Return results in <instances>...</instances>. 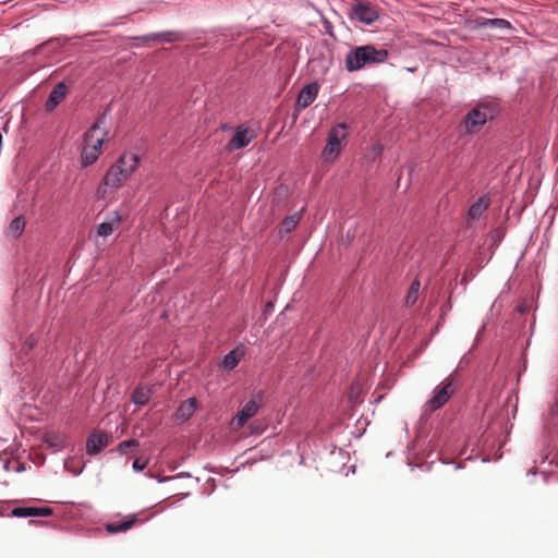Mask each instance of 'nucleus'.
<instances>
[{"instance_id": "nucleus-18", "label": "nucleus", "mask_w": 558, "mask_h": 558, "mask_svg": "<svg viewBox=\"0 0 558 558\" xmlns=\"http://www.w3.org/2000/svg\"><path fill=\"white\" fill-rule=\"evenodd\" d=\"M300 214L295 213L291 216H288L283 219V221L281 222V226H280V229H279V233L281 235L283 234H289L292 230L295 229V227L298 226L299 221H300Z\"/></svg>"}, {"instance_id": "nucleus-11", "label": "nucleus", "mask_w": 558, "mask_h": 558, "mask_svg": "<svg viewBox=\"0 0 558 558\" xmlns=\"http://www.w3.org/2000/svg\"><path fill=\"white\" fill-rule=\"evenodd\" d=\"M109 444V436L102 432H94L86 441V451L88 454H96L106 448Z\"/></svg>"}, {"instance_id": "nucleus-4", "label": "nucleus", "mask_w": 558, "mask_h": 558, "mask_svg": "<svg viewBox=\"0 0 558 558\" xmlns=\"http://www.w3.org/2000/svg\"><path fill=\"white\" fill-rule=\"evenodd\" d=\"M496 113L497 109L494 105L484 102L477 104L465 114L461 125L468 134L478 133L488 120L495 118Z\"/></svg>"}, {"instance_id": "nucleus-29", "label": "nucleus", "mask_w": 558, "mask_h": 558, "mask_svg": "<svg viewBox=\"0 0 558 558\" xmlns=\"http://www.w3.org/2000/svg\"><path fill=\"white\" fill-rule=\"evenodd\" d=\"M353 396H356V392H351L350 398L353 399Z\"/></svg>"}, {"instance_id": "nucleus-23", "label": "nucleus", "mask_w": 558, "mask_h": 558, "mask_svg": "<svg viewBox=\"0 0 558 558\" xmlns=\"http://www.w3.org/2000/svg\"><path fill=\"white\" fill-rule=\"evenodd\" d=\"M24 228L25 220L23 217L14 218L9 226V230L14 236L20 235L23 232Z\"/></svg>"}, {"instance_id": "nucleus-24", "label": "nucleus", "mask_w": 558, "mask_h": 558, "mask_svg": "<svg viewBox=\"0 0 558 558\" xmlns=\"http://www.w3.org/2000/svg\"><path fill=\"white\" fill-rule=\"evenodd\" d=\"M140 446V442L138 440L136 439H129V440H124L122 442H120L117 447V451L121 454L125 453L126 452V449L129 448H136Z\"/></svg>"}, {"instance_id": "nucleus-6", "label": "nucleus", "mask_w": 558, "mask_h": 558, "mask_svg": "<svg viewBox=\"0 0 558 558\" xmlns=\"http://www.w3.org/2000/svg\"><path fill=\"white\" fill-rule=\"evenodd\" d=\"M264 400V392L256 391L252 395V398L242 407V409L234 416L232 424L234 428L239 429L243 427L246 422L255 416L262 407Z\"/></svg>"}, {"instance_id": "nucleus-2", "label": "nucleus", "mask_w": 558, "mask_h": 558, "mask_svg": "<svg viewBox=\"0 0 558 558\" xmlns=\"http://www.w3.org/2000/svg\"><path fill=\"white\" fill-rule=\"evenodd\" d=\"M102 118L98 119L84 134V144L81 151L83 167L95 163L102 150V144L107 140L108 131L102 126Z\"/></svg>"}, {"instance_id": "nucleus-14", "label": "nucleus", "mask_w": 558, "mask_h": 558, "mask_svg": "<svg viewBox=\"0 0 558 558\" xmlns=\"http://www.w3.org/2000/svg\"><path fill=\"white\" fill-rule=\"evenodd\" d=\"M121 220V215L118 211H113L108 218V220L101 222L98 226L97 234L104 238L110 235L119 227Z\"/></svg>"}, {"instance_id": "nucleus-26", "label": "nucleus", "mask_w": 558, "mask_h": 558, "mask_svg": "<svg viewBox=\"0 0 558 558\" xmlns=\"http://www.w3.org/2000/svg\"><path fill=\"white\" fill-rule=\"evenodd\" d=\"M553 414H558V402L551 408Z\"/></svg>"}, {"instance_id": "nucleus-19", "label": "nucleus", "mask_w": 558, "mask_h": 558, "mask_svg": "<svg viewBox=\"0 0 558 558\" xmlns=\"http://www.w3.org/2000/svg\"><path fill=\"white\" fill-rule=\"evenodd\" d=\"M421 288V282L418 280H414L408 291V294L405 296V304L408 306H413L416 301L418 300V292Z\"/></svg>"}, {"instance_id": "nucleus-28", "label": "nucleus", "mask_w": 558, "mask_h": 558, "mask_svg": "<svg viewBox=\"0 0 558 558\" xmlns=\"http://www.w3.org/2000/svg\"><path fill=\"white\" fill-rule=\"evenodd\" d=\"M353 396H356V392H351L350 398L353 399Z\"/></svg>"}, {"instance_id": "nucleus-20", "label": "nucleus", "mask_w": 558, "mask_h": 558, "mask_svg": "<svg viewBox=\"0 0 558 558\" xmlns=\"http://www.w3.org/2000/svg\"><path fill=\"white\" fill-rule=\"evenodd\" d=\"M488 204L484 199H478L474 203L469 209V216L471 219H478L484 210L487 208Z\"/></svg>"}, {"instance_id": "nucleus-27", "label": "nucleus", "mask_w": 558, "mask_h": 558, "mask_svg": "<svg viewBox=\"0 0 558 558\" xmlns=\"http://www.w3.org/2000/svg\"><path fill=\"white\" fill-rule=\"evenodd\" d=\"M172 477H169V476H165L159 480V482H163V481H168V480H171Z\"/></svg>"}, {"instance_id": "nucleus-15", "label": "nucleus", "mask_w": 558, "mask_h": 558, "mask_svg": "<svg viewBox=\"0 0 558 558\" xmlns=\"http://www.w3.org/2000/svg\"><path fill=\"white\" fill-rule=\"evenodd\" d=\"M197 409L196 398H190L182 402L175 412L178 420L187 421Z\"/></svg>"}, {"instance_id": "nucleus-21", "label": "nucleus", "mask_w": 558, "mask_h": 558, "mask_svg": "<svg viewBox=\"0 0 558 558\" xmlns=\"http://www.w3.org/2000/svg\"><path fill=\"white\" fill-rule=\"evenodd\" d=\"M149 390L145 388H136L133 392L132 400L135 404L145 405L149 401Z\"/></svg>"}, {"instance_id": "nucleus-16", "label": "nucleus", "mask_w": 558, "mask_h": 558, "mask_svg": "<svg viewBox=\"0 0 558 558\" xmlns=\"http://www.w3.org/2000/svg\"><path fill=\"white\" fill-rule=\"evenodd\" d=\"M136 522V515H131L121 522L106 524V531L110 534L122 533L130 530Z\"/></svg>"}, {"instance_id": "nucleus-9", "label": "nucleus", "mask_w": 558, "mask_h": 558, "mask_svg": "<svg viewBox=\"0 0 558 558\" xmlns=\"http://www.w3.org/2000/svg\"><path fill=\"white\" fill-rule=\"evenodd\" d=\"M256 133L248 128H239L233 137L227 144L228 150H238L246 147L254 138Z\"/></svg>"}, {"instance_id": "nucleus-8", "label": "nucleus", "mask_w": 558, "mask_h": 558, "mask_svg": "<svg viewBox=\"0 0 558 558\" xmlns=\"http://www.w3.org/2000/svg\"><path fill=\"white\" fill-rule=\"evenodd\" d=\"M350 17L363 24L371 25L379 15L375 7L369 2L360 1L351 7Z\"/></svg>"}, {"instance_id": "nucleus-12", "label": "nucleus", "mask_w": 558, "mask_h": 558, "mask_svg": "<svg viewBox=\"0 0 558 558\" xmlns=\"http://www.w3.org/2000/svg\"><path fill=\"white\" fill-rule=\"evenodd\" d=\"M11 513L17 518L49 517L53 513V510L49 507H16Z\"/></svg>"}, {"instance_id": "nucleus-17", "label": "nucleus", "mask_w": 558, "mask_h": 558, "mask_svg": "<svg viewBox=\"0 0 558 558\" xmlns=\"http://www.w3.org/2000/svg\"><path fill=\"white\" fill-rule=\"evenodd\" d=\"M243 355L244 351L242 349H240L239 347L233 349L227 355H225L222 360V366L228 371L235 368L241 359L243 357Z\"/></svg>"}, {"instance_id": "nucleus-5", "label": "nucleus", "mask_w": 558, "mask_h": 558, "mask_svg": "<svg viewBox=\"0 0 558 558\" xmlns=\"http://www.w3.org/2000/svg\"><path fill=\"white\" fill-rule=\"evenodd\" d=\"M456 391L453 377L442 380L433 391V397L425 403V410L433 412L444 407Z\"/></svg>"}, {"instance_id": "nucleus-22", "label": "nucleus", "mask_w": 558, "mask_h": 558, "mask_svg": "<svg viewBox=\"0 0 558 558\" xmlns=\"http://www.w3.org/2000/svg\"><path fill=\"white\" fill-rule=\"evenodd\" d=\"M484 27H496L500 29L510 28L511 25L507 20L504 19H486L483 23H481Z\"/></svg>"}, {"instance_id": "nucleus-3", "label": "nucleus", "mask_w": 558, "mask_h": 558, "mask_svg": "<svg viewBox=\"0 0 558 558\" xmlns=\"http://www.w3.org/2000/svg\"><path fill=\"white\" fill-rule=\"evenodd\" d=\"M388 58V51L376 49L373 45L351 49L345 56L344 64L349 72H354L369 64L383 63Z\"/></svg>"}, {"instance_id": "nucleus-1", "label": "nucleus", "mask_w": 558, "mask_h": 558, "mask_svg": "<svg viewBox=\"0 0 558 558\" xmlns=\"http://www.w3.org/2000/svg\"><path fill=\"white\" fill-rule=\"evenodd\" d=\"M138 165V157L134 154H123L107 171L98 187V194L104 196L106 187L112 190L119 189L130 175L135 171Z\"/></svg>"}, {"instance_id": "nucleus-7", "label": "nucleus", "mask_w": 558, "mask_h": 558, "mask_svg": "<svg viewBox=\"0 0 558 558\" xmlns=\"http://www.w3.org/2000/svg\"><path fill=\"white\" fill-rule=\"evenodd\" d=\"M345 130L347 124L339 123L329 131L327 144L323 150L325 159H333L339 155L341 150V141L347 137Z\"/></svg>"}, {"instance_id": "nucleus-13", "label": "nucleus", "mask_w": 558, "mask_h": 558, "mask_svg": "<svg viewBox=\"0 0 558 558\" xmlns=\"http://www.w3.org/2000/svg\"><path fill=\"white\" fill-rule=\"evenodd\" d=\"M68 87L64 83L57 84L46 101L45 108L47 111H52L65 98Z\"/></svg>"}, {"instance_id": "nucleus-10", "label": "nucleus", "mask_w": 558, "mask_h": 558, "mask_svg": "<svg viewBox=\"0 0 558 558\" xmlns=\"http://www.w3.org/2000/svg\"><path fill=\"white\" fill-rule=\"evenodd\" d=\"M319 92V85L317 83H311L304 86L298 96L296 106L299 109H305L312 105Z\"/></svg>"}, {"instance_id": "nucleus-25", "label": "nucleus", "mask_w": 558, "mask_h": 558, "mask_svg": "<svg viewBox=\"0 0 558 558\" xmlns=\"http://www.w3.org/2000/svg\"><path fill=\"white\" fill-rule=\"evenodd\" d=\"M149 462V459L148 458H145V457H137L134 461H133V470L135 472H141L143 471L147 464Z\"/></svg>"}]
</instances>
